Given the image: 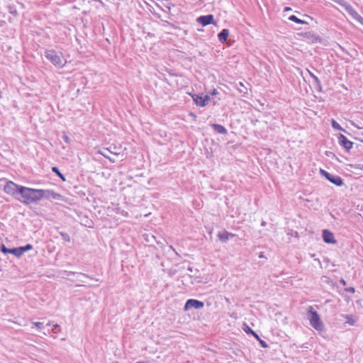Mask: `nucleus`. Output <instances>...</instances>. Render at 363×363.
Here are the masks:
<instances>
[{"instance_id": "nucleus-1", "label": "nucleus", "mask_w": 363, "mask_h": 363, "mask_svg": "<svg viewBox=\"0 0 363 363\" xmlns=\"http://www.w3.org/2000/svg\"><path fill=\"white\" fill-rule=\"evenodd\" d=\"M16 200L25 205L37 203L38 201H40L38 189L29 188L22 186Z\"/></svg>"}, {"instance_id": "nucleus-13", "label": "nucleus", "mask_w": 363, "mask_h": 363, "mask_svg": "<svg viewBox=\"0 0 363 363\" xmlns=\"http://www.w3.org/2000/svg\"><path fill=\"white\" fill-rule=\"evenodd\" d=\"M307 71H308L310 77L313 79V85L315 86V89L318 92H323V87H322V85H321L319 78L317 76H315L312 72L309 71L308 69H307Z\"/></svg>"}, {"instance_id": "nucleus-52", "label": "nucleus", "mask_w": 363, "mask_h": 363, "mask_svg": "<svg viewBox=\"0 0 363 363\" xmlns=\"http://www.w3.org/2000/svg\"><path fill=\"white\" fill-rule=\"evenodd\" d=\"M59 327H60V325L58 324H55L54 325V329H57Z\"/></svg>"}, {"instance_id": "nucleus-46", "label": "nucleus", "mask_w": 363, "mask_h": 363, "mask_svg": "<svg viewBox=\"0 0 363 363\" xmlns=\"http://www.w3.org/2000/svg\"><path fill=\"white\" fill-rule=\"evenodd\" d=\"M351 124L354 126L355 128H358V129H362V128L359 126V125H357V123H355L353 121H351Z\"/></svg>"}, {"instance_id": "nucleus-43", "label": "nucleus", "mask_w": 363, "mask_h": 363, "mask_svg": "<svg viewBox=\"0 0 363 363\" xmlns=\"http://www.w3.org/2000/svg\"><path fill=\"white\" fill-rule=\"evenodd\" d=\"M168 73L169 74V75L174 77L180 76L178 73L174 72L173 70L168 71Z\"/></svg>"}, {"instance_id": "nucleus-59", "label": "nucleus", "mask_w": 363, "mask_h": 363, "mask_svg": "<svg viewBox=\"0 0 363 363\" xmlns=\"http://www.w3.org/2000/svg\"><path fill=\"white\" fill-rule=\"evenodd\" d=\"M360 142L363 143V139L360 140Z\"/></svg>"}, {"instance_id": "nucleus-34", "label": "nucleus", "mask_w": 363, "mask_h": 363, "mask_svg": "<svg viewBox=\"0 0 363 363\" xmlns=\"http://www.w3.org/2000/svg\"><path fill=\"white\" fill-rule=\"evenodd\" d=\"M62 140H64V142L67 144H70L71 143V139L69 138V137L64 133L63 135H62Z\"/></svg>"}, {"instance_id": "nucleus-16", "label": "nucleus", "mask_w": 363, "mask_h": 363, "mask_svg": "<svg viewBox=\"0 0 363 363\" xmlns=\"http://www.w3.org/2000/svg\"><path fill=\"white\" fill-rule=\"evenodd\" d=\"M0 251L4 255L11 254L18 257V250L17 247L8 248L5 246L4 244H1L0 245Z\"/></svg>"}, {"instance_id": "nucleus-5", "label": "nucleus", "mask_w": 363, "mask_h": 363, "mask_svg": "<svg viewBox=\"0 0 363 363\" xmlns=\"http://www.w3.org/2000/svg\"><path fill=\"white\" fill-rule=\"evenodd\" d=\"M319 172L322 177L337 186H342L344 184L343 179L338 175L332 174L323 169H320Z\"/></svg>"}, {"instance_id": "nucleus-7", "label": "nucleus", "mask_w": 363, "mask_h": 363, "mask_svg": "<svg viewBox=\"0 0 363 363\" xmlns=\"http://www.w3.org/2000/svg\"><path fill=\"white\" fill-rule=\"evenodd\" d=\"M204 307V303L201 301L189 298L186 300L184 306V311H188L192 308L196 310L201 309Z\"/></svg>"}, {"instance_id": "nucleus-15", "label": "nucleus", "mask_w": 363, "mask_h": 363, "mask_svg": "<svg viewBox=\"0 0 363 363\" xmlns=\"http://www.w3.org/2000/svg\"><path fill=\"white\" fill-rule=\"evenodd\" d=\"M99 153L103 155L105 158H107L111 162H115V159H113L111 158L108 153H111V154H113L115 155H118V153L117 152H115V151H111V147H106V148H103L102 150H101L99 151Z\"/></svg>"}, {"instance_id": "nucleus-11", "label": "nucleus", "mask_w": 363, "mask_h": 363, "mask_svg": "<svg viewBox=\"0 0 363 363\" xmlns=\"http://www.w3.org/2000/svg\"><path fill=\"white\" fill-rule=\"evenodd\" d=\"M322 238L323 241L327 244H336L337 240L335 238L334 234L328 229H324L322 231Z\"/></svg>"}, {"instance_id": "nucleus-33", "label": "nucleus", "mask_w": 363, "mask_h": 363, "mask_svg": "<svg viewBox=\"0 0 363 363\" xmlns=\"http://www.w3.org/2000/svg\"><path fill=\"white\" fill-rule=\"evenodd\" d=\"M167 4H163V6L165 7L168 11L167 12H169L171 10V6H175V5L169 1V0L166 1Z\"/></svg>"}, {"instance_id": "nucleus-29", "label": "nucleus", "mask_w": 363, "mask_h": 363, "mask_svg": "<svg viewBox=\"0 0 363 363\" xmlns=\"http://www.w3.org/2000/svg\"><path fill=\"white\" fill-rule=\"evenodd\" d=\"M162 21H163L164 23V26H170L171 28H174V29H176V30H179L180 29V27L178 26L177 25L174 24V23H172L168 21H164V20H162L161 19Z\"/></svg>"}, {"instance_id": "nucleus-48", "label": "nucleus", "mask_w": 363, "mask_h": 363, "mask_svg": "<svg viewBox=\"0 0 363 363\" xmlns=\"http://www.w3.org/2000/svg\"><path fill=\"white\" fill-rule=\"evenodd\" d=\"M289 11H291V8H290V7H285L284 9V12Z\"/></svg>"}, {"instance_id": "nucleus-19", "label": "nucleus", "mask_w": 363, "mask_h": 363, "mask_svg": "<svg viewBox=\"0 0 363 363\" xmlns=\"http://www.w3.org/2000/svg\"><path fill=\"white\" fill-rule=\"evenodd\" d=\"M211 126L215 132L219 134L226 135L228 134L227 129L222 125L218 123H212Z\"/></svg>"}, {"instance_id": "nucleus-49", "label": "nucleus", "mask_w": 363, "mask_h": 363, "mask_svg": "<svg viewBox=\"0 0 363 363\" xmlns=\"http://www.w3.org/2000/svg\"><path fill=\"white\" fill-rule=\"evenodd\" d=\"M152 14L156 16L157 18H160L161 16L160 14L157 13H152Z\"/></svg>"}, {"instance_id": "nucleus-3", "label": "nucleus", "mask_w": 363, "mask_h": 363, "mask_svg": "<svg viewBox=\"0 0 363 363\" xmlns=\"http://www.w3.org/2000/svg\"><path fill=\"white\" fill-rule=\"evenodd\" d=\"M308 318L311 325L317 331H323L325 328L324 324L319 313L312 306L308 308Z\"/></svg>"}, {"instance_id": "nucleus-12", "label": "nucleus", "mask_w": 363, "mask_h": 363, "mask_svg": "<svg viewBox=\"0 0 363 363\" xmlns=\"http://www.w3.org/2000/svg\"><path fill=\"white\" fill-rule=\"evenodd\" d=\"M344 7L345 10L352 16L354 19L359 23L360 19H362L363 17L360 16L353 8L352 6L344 0L343 5H340Z\"/></svg>"}, {"instance_id": "nucleus-24", "label": "nucleus", "mask_w": 363, "mask_h": 363, "mask_svg": "<svg viewBox=\"0 0 363 363\" xmlns=\"http://www.w3.org/2000/svg\"><path fill=\"white\" fill-rule=\"evenodd\" d=\"M51 169H52V172L53 173H55L62 182L66 181L65 175L61 173L60 169L57 167H56V166L52 167Z\"/></svg>"}, {"instance_id": "nucleus-22", "label": "nucleus", "mask_w": 363, "mask_h": 363, "mask_svg": "<svg viewBox=\"0 0 363 363\" xmlns=\"http://www.w3.org/2000/svg\"><path fill=\"white\" fill-rule=\"evenodd\" d=\"M218 238L219 240L223 243H226L229 240V238H228L227 235V230H225L219 232L218 233Z\"/></svg>"}, {"instance_id": "nucleus-18", "label": "nucleus", "mask_w": 363, "mask_h": 363, "mask_svg": "<svg viewBox=\"0 0 363 363\" xmlns=\"http://www.w3.org/2000/svg\"><path fill=\"white\" fill-rule=\"evenodd\" d=\"M230 31L227 28H223L218 34V38L221 43H224L227 41L229 36Z\"/></svg>"}, {"instance_id": "nucleus-20", "label": "nucleus", "mask_w": 363, "mask_h": 363, "mask_svg": "<svg viewBox=\"0 0 363 363\" xmlns=\"http://www.w3.org/2000/svg\"><path fill=\"white\" fill-rule=\"evenodd\" d=\"M234 86L240 94H242L243 96H246L247 94V87L245 86L244 82H239L238 83H235Z\"/></svg>"}, {"instance_id": "nucleus-32", "label": "nucleus", "mask_w": 363, "mask_h": 363, "mask_svg": "<svg viewBox=\"0 0 363 363\" xmlns=\"http://www.w3.org/2000/svg\"><path fill=\"white\" fill-rule=\"evenodd\" d=\"M18 258L21 257L26 252L24 246L17 247Z\"/></svg>"}, {"instance_id": "nucleus-30", "label": "nucleus", "mask_w": 363, "mask_h": 363, "mask_svg": "<svg viewBox=\"0 0 363 363\" xmlns=\"http://www.w3.org/2000/svg\"><path fill=\"white\" fill-rule=\"evenodd\" d=\"M202 94L203 101L204 102V106H206L211 100V96L208 93V94L204 95V96L203 94Z\"/></svg>"}, {"instance_id": "nucleus-6", "label": "nucleus", "mask_w": 363, "mask_h": 363, "mask_svg": "<svg viewBox=\"0 0 363 363\" xmlns=\"http://www.w3.org/2000/svg\"><path fill=\"white\" fill-rule=\"evenodd\" d=\"M21 186V185L17 184L12 181H9L4 185V191L6 194L12 196L16 199Z\"/></svg>"}, {"instance_id": "nucleus-4", "label": "nucleus", "mask_w": 363, "mask_h": 363, "mask_svg": "<svg viewBox=\"0 0 363 363\" xmlns=\"http://www.w3.org/2000/svg\"><path fill=\"white\" fill-rule=\"evenodd\" d=\"M39 200L46 199L48 200H57L60 201H65L66 199L60 194L55 192L50 189H38Z\"/></svg>"}, {"instance_id": "nucleus-35", "label": "nucleus", "mask_w": 363, "mask_h": 363, "mask_svg": "<svg viewBox=\"0 0 363 363\" xmlns=\"http://www.w3.org/2000/svg\"><path fill=\"white\" fill-rule=\"evenodd\" d=\"M33 324L38 329L41 330L44 328L43 323L41 322H34Z\"/></svg>"}, {"instance_id": "nucleus-38", "label": "nucleus", "mask_w": 363, "mask_h": 363, "mask_svg": "<svg viewBox=\"0 0 363 363\" xmlns=\"http://www.w3.org/2000/svg\"><path fill=\"white\" fill-rule=\"evenodd\" d=\"M345 291L347 292L352 293L354 294L355 292V289L352 286H350L347 288H345Z\"/></svg>"}, {"instance_id": "nucleus-23", "label": "nucleus", "mask_w": 363, "mask_h": 363, "mask_svg": "<svg viewBox=\"0 0 363 363\" xmlns=\"http://www.w3.org/2000/svg\"><path fill=\"white\" fill-rule=\"evenodd\" d=\"M288 19L291 21H293L294 23H298V24H302V25H308V23L304 20H302L299 18H298L295 15H291L290 16Z\"/></svg>"}, {"instance_id": "nucleus-14", "label": "nucleus", "mask_w": 363, "mask_h": 363, "mask_svg": "<svg viewBox=\"0 0 363 363\" xmlns=\"http://www.w3.org/2000/svg\"><path fill=\"white\" fill-rule=\"evenodd\" d=\"M189 96L193 99V101L194 104H196V106L200 107H205L204 106V102L203 101L202 94H192V93H188Z\"/></svg>"}, {"instance_id": "nucleus-2", "label": "nucleus", "mask_w": 363, "mask_h": 363, "mask_svg": "<svg viewBox=\"0 0 363 363\" xmlns=\"http://www.w3.org/2000/svg\"><path fill=\"white\" fill-rule=\"evenodd\" d=\"M44 56L57 69L63 68L67 63L66 59L60 51H56L53 49L46 50L44 52Z\"/></svg>"}, {"instance_id": "nucleus-8", "label": "nucleus", "mask_w": 363, "mask_h": 363, "mask_svg": "<svg viewBox=\"0 0 363 363\" xmlns=\"http://www.w3.org/2000/svg\"><path fill=\"white\" fill-rule=\"evenodd\" d=\"M337 138L339 145L347 152H350L353 147L354 143L347 139V138L342 134H337Z\"/></svg>"}, {"instance_id": "nucleus-51", "label": "nucleus", "mask_w": 363, "mask_h": 363, "mask_svg": "<svg viewBox=\"0 0 363 363\" xmlns=\"http://www.w3.org/2000/svg\"><path fill=\"white\" fill-rule=\"evenodd\" d=\"M189 115H190V116H193V117H194V118H196V115L195 113H192V112H191V113H189Z\"/></svg>"}, {"instance_id": "nucleus-40", "label": "nucleus", "mask_w": 363, "mask_h": 363, "mask_svg": "<svg viewBox=\"0 0 363 363\" xmlns=\"http://www.w3.org/2000/svg\"><path fill=\"white\" fill-rule=\"evenodd\" d=\"M323 278L325 279L324 281L326 282L327 284H333V280L330 277L324 276Z\"/></svg>"}, {"instance_id": "nucleus-41", "label": "nucleus", "mask_w": 363, "mask_h": 363, "mask_svg": "<svg viewBox=\"0 0 363 363\" xmlns=\"http://www.w3.org/2000/svg\"><path fill=\"white\" fill-rule=\"evenodd\" d=\"M208 94H209L210 96H216L219 93H218V91L216 89H213L211 91L208 92Z\"/></svg>"}, {"instance_id": "nucleus-44", "label": "nucleus", "mask_w": 363, "mask_h": 363, "mask_svg": "<svg viewBox=\"0 0 363 363\" xmlns=\"http://www.w3.org/2000/svg\"><path fill=\"white\" fill-rule=\"evenodd\" d=\"M227 235H228V238L230 239V238H234L236 236L235 234H233L232 233H230L228 231H227Z\"/></svg>"}, {"instance_id": "nucleus-27", "label": "nucleus", "mask_w": 363, "mask_h": 363, "mask_svg": "<svg viewBox=\"0 0 363 363\" xmlns=\"http://www.w3.org/2000/svg\"><path fill=\"white\" fill-rule=\"evenodd\" d=\"M7 9L9 12L12 14L13 16H18V13L17 11L16 7L14 4H9L7 6Z\"/></svg>"}, {"instance_id": "nucleus-42", "label": "nucleus", "mask_w": 363, "mask_h": 363, "mask_svg": "<svg viewBox=\"0 0 363 363\" xmlns=\"http://www.w3.org/2000/svg\"><path fill=\"white\" fill-rule=\"evenodd\" d=\"M331 1L339 4L340 6L343 5V4H344V0H331Z\"/></svg>"}, {"instance_id": "nucleus-45", "label": "nucleus", "mask_w": 363, "mask_h": 363, "mask_svg": "<svg viewBox=\"0 0 363 363\" xmlns=\"http://www.w3.org/2000/svg\"><path fill=\"white\" fill-rule=\"evenodd\" d=\"M340 283L342 285V286H346L347 285V282L346 281L343 279V278H341L340 279Z\"/></svg>"}, {"instance_id": "nucleus-36", "label": "nucleus", "mask_w": 363, "mask_h": 363, "mask_svg": "<svg viewBox=\"0 0 363 363\" xmlns=\"http://www.w3.org/2000/svg\"><path fill=\"white\" fill-rule=\"evenodd\" d=\"M360 135H363V133H356V135L354 136H353L352 134L351 135H350L351 138H352L354 140H359L360 141V140H362L359 136Z\"/></svg>"}, {"instance_id": "nucleus-10", "label": "nucleus", "mask_w": 363, "mask_h": 363, "mask_svg": "<svg viewBox=\"0 0 363 363\" xmlns=\"http://www.w3.org/2000/svg\"><path fill=\"white\" fill-rule=\"evenodd\" d=\"M299 35L307 39L311 43H322L323 41V38L319 35H316L311 31L301 33H299Z\"/></svg>"}, {"instance_id": "nucleus-47", "label": "nucleus", "mask_w": 363, "mask_h": 363, "mask_svg": "<svg viewBox=\"0 0 363 363\" xmlns=\"http://www.w3.org/2000/svg\"><path fill=\"white\" fill-rule=\"evenodd\" d=\"M258 257H259V258H265V259H267V257L264 256V254L263 252H260L259 253V255H258Z\"/></svg>"}, {"instance_id": "nucleus-9", "label": "nucleus", "mask_w": 363, "mask_h": 363, "mask_svg": "<svg viewBox=\"0 0 363 363\" xmlns=\"http://www.w3.org/2000/svg\"><path fill=\"white\" fill-rule=\"evenodd\" d=\"M196 22L202 26H206L211 24L216 25V21L213 14L200 16L196 18Z\"/></svg>"}, {"instance_id": "nucleus-17", "label": "nucleus", "mask_w": 363, "mask_h": 363, "mask_svg": "<svg viewBox=\"0 0 363 363\" xmlns=\"http://www.w3.org/2000/svg\"><path fill=\"white\" fill-rule=\"evenodd\" d=\"M341 316L346 320L345 323L351 326L355 325L358 320V318L352 314H341Z\"/></svg>"}, {"instance_id": "nucleus-31", "label": "nucleus", "mask_w": 363, "mask_h": 363, "mask_svg": "<svg viewBox=\"0 0 363 363\" xmlns=\"http://www.w3.org/2000/svg\"><path fill=\"white\" fill-rule=\"evenodd\" d=\"M67 276H70V275H74L76 274H80L83 277H88V278H91L89 275L86 274H83V273H78V272H71V271H65L64 272Z\"/></svg>"}, {"instance_id": "nucleus-58", "label": "nucleus", "mask_w": 363, "mask_h": 363, "mask_svg": "<svg viewBox=\"0 0 363 363\" xmlns=\"http://www.w3.org/2000/svg\"><path fill=\"white\" fill-rule=\"evenodd\" d=\"M308 16V18H311V20H313V18H312V17H310V16Z\"/></svg>"}, {"instance_id": "nucleus-56", "label": "nucleus", "mask_w": 363, "mask_h": 363, "mask_svg": "<svg viewBox=\"0 0 363 363\" xmlns=\"http://www.w3.org/2000/svg\"><path fill=\"white\" fill-rule=\"evenodd\" d=\"M17 3H18V4H21V6L22 7H23V4L19 3L18 1H17Z\"/></svg>"}, {"instance_id": "nucleus-28", "label": "nucleus", "mask_w": 363, "mask_h": 363, "mask_svg": "<svg viewBox=\"0 0 363 363\" xmlns=\"http://www.w3.org/2000/svg\"><path fill=\"white\" fill-rule=\"evenodd\" d=\"M58 233L65 242H70V236L67 233L64 231H59Z\"/></svg>"}, {"instance_id": "nucleus-53", "label": "nucleus", "mask_w": 363, "mask_h": 363, "mask_svg": "<svg viewBox=\"0 0 363 363\" xmlns=\"http://www.w3.org/2000/svg\"><path fill=\"white\" fill-rule=\"evenodd\" d=\"M188 271L192 272V268L191 267H188Z\"/></svg>"}, {"instance_id": "nucleus-50", "label": "nucleus", "mask_w": 363, "mask_h": 363, "mask_svg": "<svg viewBox=\"0 0 363 363\" xmlns=\"http://www.w3.org/2000/svg\"><path fill=\"white\" fill-rule=\"evenodd\" d=\"M111 147V151H115V152H117L116 150H118V147L116 146H114L113 148Z\"/></svg>"}, {"instance_id": "nucleus-54", "label": "nucleus", "mask_w": 363, "mask_h": 363, "mask_svg": "<svg viewBox=\"0 0 363 363\" xmlns=\"http://www.w3.org/2000/svg\"><path fill=\"white\" fill-rule=\"evenodd\" d=\"M359 23H360L362 26H363V18H362V19H360Z\"/></svg>"}, {"instance_id": "nucleus-25", "label": "nucleus", "mask_w": 363, "mask_h": 363, "mask_svg": "<svg viewBox=\"0 0 363 363\" xmlns=\"http://www.w3.org/2000/svg\"><path fill=\"white\" fill-rule=\"evenodd\" d=\"M242 330L244 332L250 335L254 336V335L256 333L246 323H244L242 325Z\"/></svg>"}, {"instance_id": "nucleus-37", "label": "nucleus", "mask_w": 363, "mask_h": 363, "mask_svg": "<svg viewBox=\"0 0 363 363\" xmlns=\"http://www.w3.org/2000/svg\"><path fill=\"white\" fill-rule=\"evenodd\" d=\"M325 154L326 156H328L329 157H332V158L336 157L335 155L331 151H325Z\"/></svg>"}, {"instance_id": "nucleus-26", "label": "nucleus", "mask_w": 363, "mask_h": 363, "mask_svg": "<svg viewBox=\"0 0 363 363\" xmlns=\"http://www.w3.org/2000/svg\"><path fill=\"white\" fill-rule=\"evenodd\" d=\"M253 337L259 342L260 346L262 348H268L269 347V345L264 340H262L257 333L254 335Z\"/></svg>"}, {"instance_id": "nucleus-57", "label": "nucleus", "mask_w": 363, "mask_h": 363, "mask_svg": "<svg viewBox=\"0 0 363 363\" xmlns=\"http://www.w3.org/2000/svg\"><path fill=\"white\" fill-rule=\"evenodd\" d=\"M203 29H198V31H203Z\"/></svg>"}, {"instance_id": "nucleus-39", "label": "nucleus", "mask_w": 363, "mask_h": 363, "mask_svg": "<svg viewBox=\"0 0 363 363\" xmlns=\"http://www.w3.org/2000/svg\"><path fill=\"white\" fill-rule=\"evenodd\" d=\"M24 247L26 252H28L29 250H31L33 248V246L31 244L28 243L26 245H24Z\"/></svg>"}, {"instance_id": "nucleus-21", "label": "nucleus", "mask_w": 363, "mask_h": 363, "mask_svg": "<svg viewBox=\"0 0 363 363\" xmlns=\"http://www.w3.org/2000/svg\"><path fill=\"white\" fill-rule=\"evenodd\" d=\"M331 126L333 129L344 132L348 135H351V133L344 129L335 119L331 120Z\"/></svg>"}, {"instance_id": "nucleus-55", "label": "nucleus", "mask_w": 363, "mask_h": 363, "mask_svg": "<svg viewBox=\"0 0 363 363\" xmlns=\"http://www.w3.org/2000/svg\"><path fill=\"white\" fill-rule=\"evenodd\" d=\"M262 226L266 225V222H265V221H262Z\"/></svg>"}]
</instances>
